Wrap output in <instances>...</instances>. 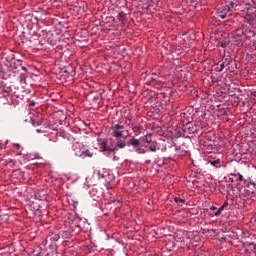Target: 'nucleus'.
<instances>
[{
	"instance_id": "1",
	"label": "nucleus",
	"mask_w": 256,
	"mask_h": 256,
	"mask_svg": "<svg viewBox=\"0 0 256 256\" xmlns=\"http://www.w3.org/2000/svg\"><path fill=\"white\" fill-rule=\"evenodd\" d=\"M17 67L15 63L8 61L5 64H0V93L7 97V95H13V84H11V79L17 77Z\"/></svg>"
},
{
	"instance_id": "2",
	"label": "nucleus",
	"mask_w": 256,
	"mask_h": 256,
	"mask_svg": "<svg viewBox=\"0 0 256 256\" xmlns=\"http://www.w3.org/2000/svg\"><path fill=\"white\" fill-rule=\"evenodd\" d=\"M123 129H125L124 125L121 124H115L112 126V137H115L116 143L115 146L107 147V139L105 138H98L97 142L104 152L109 153H117L119 149H125L127 147V142H125V139H127L126 136H123Z\"/></svg>"
},
{
	"instance_id": "3",
	"label": "nucleus",
	"mask_w": 256,
	"mask_h": 256,
	"mask_svg": "<svg viewBox=\"0 0 256 256\" xmlns=\"http://www.w3.org/2000/svg\"><path fill=\"white\" fill-rule=\"evenodd\" d=\"M72 149L76 157H80L81 159H87V157H93L94 153L83 143L76 142L72 145Z\"/></svg>"
},
{
	"instance_id": "4",
	"label": "nucleus",
	"mask_w": 256,
	"mask_h": 256,
	"mask_svg": "<svg viewBox=\"0 0 256 256\" xmlns=\"http://www.w3.org/2000/svg\"><path fill=\"white\" fill-rule=\"evenodd\" d=\"M15 147L18 150L17 155H21L23 159H25L26 161H35V159H43V157H41V154L37 152L23 153V150H20L21 145L19 144H15Z\"/></svg>"
},
{
	"instance_id": "5",
	"label": "nucleus",
	"mask_w": 256,
	"mask_h": 256,
	"mask_svg": "<svg viewBox=\"0 0 256 256\" xmlns=\"http://www.w3.org/2000/svg\"><path fill=\"white\" fill-rule=\"evenodd\" d=\"M89 195L91 197H96V199H101L104 196L103 188L94 186L89 190Z\"/></svg>"
},
{
	"instance_id": "6",
	"label": "nucleus",
	"mask_w": 256,
	"mask_h": 256,
	"mask_svg": "<svg viewBox=\"0 0 256 256\" xmlns=\"http://www.w3.org/2000/svg\"><path fill=\"white\" fill-rule=\"evenodd\" d=\"M12 93H14V95L6 94V96L4 97H7L8 105H13L15 107L19 105V99H17V97H19V94H17V91H14Z\"/></svg>"
},
{
	"instance_id": "7",
	"label": "nucleus",
	"mask_w": 256,
	"mask_h": 256,
	"mask_svg": "<svg viewBox=\"0 0 256 256\" xmlns=\"http://www.w3.org/2000/svg\"><path fill=\"white\" fill-rule=\"evenodd\" d=\"M61 239V236L57 232H51L45 239L44 243L47 245V243H57Z\"/></svg>"
},
{
	"instance_id": "8",
	"label": "nucleus",
	"mask_w": 256,
	"mask_h": 256,
	"mask_svg": "<svg viewBox=\"0 0 256 256\" xmlns=\"http://www.w3.org/2000/svg\"><path fill=\"white\" fill-rule=\"evenodd\" d=\"M149 149L150 151H152V153H155L156 151H162L163 153H165V151H167V146L163 145L161 147L159 143H157V141H153L152 143H150Z\"/></svg>"
},
{
	"instance_id": "9",
	"label": "nucleus",
	"mask_w": 256,
	"mask_h": 256,
	"mask_svg": "<svg viewBox=\"0 0 256 256\" xmlns=\"http://www.w3.org/2000/svg\"><path fill=\"white\" fill-rule=\"evenodd\" d=\"M183 243L184 249H186V251H191V249H193V240L191 239V235L186 236L183 240Z\"/></svg>"
},
{
	"instance_id": "10",
	"label": "nucleus",
	"mask_w": 256,
	"mask_h": 256,
	"mask_svg": "<svg viewBox=\"0 0 256 256\" xmlns=\"http://www.w3.org/2000/svg\"><path fill=\"white\" fill-rule=\"evenodd\" d=\"M141 145V141L139 139L132 137L127 141L128 147H133L134 149H137Z\"/></svg>"
},
{
	"instance_id": "11",
	"label": "nucleus",
	"mask_w": 256,
	"mask_h": 256,
	"mask_svg": "<svg viewBox=\"0 0 256 256\" xmlns=\"http://www.w3.org/2000/svg\"><path fill=\"white\" fill-rule=\"evenodd\" d=\"M141 141H144V143H147L148 145H150V143L153 142V133L146 134L141 138Z\"/></svg>"
},
{
	"instance_id": "12",
	"label": "nucleus",
	"mask_w": 256,
	"mask_h": 256,
	"mask_svg": "<svg viewBox=\"0 0 256 256\" xmlns=\"http://www.w3.org/2000/svg\"><path fill=\"white\" fill-rule=\"evenodd\" d=\"M173 147L175 149V155H179V156L185 155L186 152L185 150L181 149V146H177V144H174Z\"/></svg>"
},
{
	"instance_id": "13",
	"label": "nucleus",
	"mask_w": 256,
	"mask_h": 256,
	"mask_svg": "<svg viewBox=\"0 0 256 256\" xmlns=\"http://www.w3.org/2000/svg\"><path fill=\"white\" fill-rule=\"evenodd\" d=\"M209 163L212 165V167H215V169L221 168V159L210 160Z\"/></svg>"
},
{
	"instance_id": "14",
	"label": "nucleus",
	"mask_w": 256,
	"mask_h": 256,
	"mask_svg": "<svg viewBox=\"0 0 256 256\" xmlns=\"http://www.w3.org/2000/svg\"><path fill=\"white\" fill-rule=\"evenodd\" d=\"M73 11L77 13V15H83V13H85V7L74 6Z\"/></svg>"
},
{
	"instance_id": "15",
	"label": "nucleus",
	"mask_w": 256,
	"mask_h": 256,
	"mask_svg": "<svg viewBox=\"0 0 256 256\" xmlns=\"http://www.w3.org/2000/svg\"><path fill=\"white\" fill-rule=\"evenodd\" d=\"M118 20H119V25H123V23H125V13L120 12L118 14Z\"/></svg>"
},
{
	"instance_id": "16",
	"label": "nucleus",
	"mask_w": 256,
	"mask_h": 256,
	"mask_svg": "<svg viewBox=\"0 0 256 256\" xmlns=\"http://www.w3.org/2000/svg\"><path fill=\"white\" fill-rule=\"evenodd\" d=\"M128 121V126L131 127L132 131L134 133H139V126H134L133 123H131V119H128Z\"/></svg>"
},
{
	"instance_id": "17",
	"label": "nucleus",
	"mask_w": 256,
	"mask_h": 256,
	"mask_svg": "<svg viewBox=\"0 0 256 256\" xmlns=\"http://www.w3.org/2000/svg\"><path fill=\"white\" fill-rule=\"evenodd\" d=\"M24 100L27 101L28 107H35V105H36L35 100H31V98H27V97L24 98Z\"/></svg>"
},
{
	"instance_id": "18",
	"label": "nucleus",
	"mask_w": 256,
	"mask_h": 256,
	"mask_svg": "<svg viewBox=\"0 0 256 256\" xmlns=\"http://www.w3.org/2000/svg\"><path fill=\"white\" fill-rule=\"evenodd\" d=\"M109 205H116L115 209H120L121 207V201L120 200H112Z\"/></svg>"
},
{
	"instance_id": "19",
	"label": "nucleus",
	"mask_w": 256,
	"mask_h": 256,
	"mask_svg": "<svg viewBox=\"0 0 256 256\" xmlns=\"http://www.w3.org/2000/svg\"><path fill=\"white\" fill-rule=\"evenodd\" d=\"M248 251H252V253H255V255H256V244L255 243H250L248 245Z\"/></svg>"
},
{
	"instance_id": "20",
	"label": "nucleus",
	"mask_w": 256,
	"mask_h": 256,
	"mask_svg": "<svg viewBox=\"0 0 256 256\" xmlns=\"http://www.w3.org/2000/svg\"><path fill=\"white\" fill-rule=\"evenodd\" d=\"M105 29H109L111 31H115V29H117V25H115V24H106L105 25Z\"/></svg>"
},
{
	"instance_id": "21",
	"label": "nucleus",
	"mask_w": 256,
	"mask_h": 256,
	"mask_svg": "<svg viewBox=\"0 0 256 256\" xmlns=\"http://www.w3.org/2000/svg\"><path fill=\"white\" fill-rule=\"evenodd\" d=\"M218 17H220V19H225V17H227V13H225V12H223V10L219 9Z\"/></svg>"
},
{
	"instance_id": "22",
	"label": "nucleus",
	"mask_w": 256,
	"mask_h": 256,
	"mask_svg": "<svg viewBox=\"0 0 256 256\" xmlns=\"http://www.w3.org/2000/svg\"><path fill=\"white\" fill-rule=\"evenodd\" d=\"M222 11H223V13H226V15H227V13H229L231 11V7L229 5H224L222 7Z\"/></svg>"
},
{
	"instance_id": "23",
	"label": "nucleus",
	"mask_w": 256,
	"mask_h": 256,
	"mask_svg": "<svg viewBox=\"0 0 256 256\" xmlns=\"http://www.w3.org/2000/svg\"><path fill=\"white\" fill-rule=\"evenodd\" d=\"M219 45L222 49H226L229 46V41H220Z\"/></svg>"
},
{
	"instance_id": "24",
	"label": "nucleus",
	"mask_w": 256,
	"mask_h": 256,
	"mask_svg": "<svg viewBox=\"0 0 256 256\" xmlns=\"http://www.w3.org/2000/svg\"><path fill=\"white\" fill-rule=\"evenodd\" d=\"M223 209H225L224 206H221L218 211L214 212L215 217H219V215H221V213L223 212Z\"/></svg>"
},
{
	"instance_id": "25",
	"label": "nucleus",
	"mask_w": 256,
	"mask_h": 256,
	"mask_svg": "<svg viewBox=\"0 0 256 256\" xmlns=\"http://www.w3.org/2000/svg\"><path fill=\"white\" fill-rule=\"evenodd\" d=\"M187 133H189L190 135H193V132H191V126H189L188 128L186 127L184 129V135H187Z\"/></svg>"
},
{
	"instance_id": "26",
	"label": "nucleus",
	"mask_w": 256,
	"mask_h": 256,
	"mask_svg": "<svg viewBox=\"0 0 256 256\" xmlns=\"http://www.w3.org/2000/svg\"><path fill=\"white\" fill-rule=\"evenodd\" d=\"M32 125L34 126V127H40V125H41V121H39V120H37V121H35V120H32Z\"/></svg>"
},
{
	"instance_id": "27",
	"label": "nucleus",
	"mask_w": 256,
	"mask_h": 256,
	"mask_svg": "<svg viewBox=\"0 0 256 256\" xmlns=\"http://www.w3.org/2000/svg\"><path fill=\"white\" fill-rule=\"evenodd\" d=\"M135 151H136V153H139V154H145L146 153L145 149L139 148V147H137Z\"/></svg>"
},
{
	"instance_id": "28",
	"label": "nucleus",
	"mask_w": 256,
	"mask_h": 256,
	"mask_svg": "<svg viewBox=\"0 0 256 256\" xmlns=\"http://www.w3.org/2000/svg\"><path fill=\"white\" fill-rule=\"evenodd\" d=\"M235 177H238L236 181H245V178H243V175H241L240 173L235 174Z\"/></svg>"
},
{
	"instance_id": "29",
	"label": "nucleus",
	"mask_w": 256,
	"mask_h": 256,
	"mask_svg": "<svg viewBox=\"0 0 256 256\" xmlns=\"http://www.w3.org/2000/svg\"><path fill=\"white\" fill-rule=\"evenodd\" d=\"M174 201H175V203H185V200L180 197L174 198Z\"/></svg>"
},
{
	"instance_id": "30",
	"label": "nucleus",
	"mask_w": 256,
	"mask_h": 256,
	"mask_svg": "<svg viewBox=\"0 0 256 256\" xmlns=\"http://www.w3.org/2000/svg\"><path fill=\"white\" fill-rule=\"evenodd\" d=\"M223 63L226 67H228V65H231V58H226Z\"/></svg>"
},
{
	"instance_id": "31",
	"label": "nucleus",
	"mask_w": 256,
	"mask_h": 256,
	"mask_svg": "<svg viewBox=\"0 0 256 256\" xmlns=\"http://www.w3.org/2000/svg\"><path fill=\"white\" fill-rule=\"evenodd\" d=\"M228 5H229V7H231L232 9H235V7H237V4L235 3V2H233V1H231V2H229L228 1Z\"/></svg>"
},
{
	"instance_id": "32",
	"label": "nucleus",
	"mask_w": 256,
	"mask_h": 256,
	"mask_svg": "<svg viewBox=\"0 0 256 256\" xmlns=\"http://www.w3.org/2000/svg\"><path fill=\"white\" fill-rule=\"evenodd\" d=\"M175 137H181V135H183V133L181 132V130H175Z\"/></svg>"
},
{
	"instance_id": "33",
	"label": "nucleus",
	"mask_w": 256,
	"mask_h": 256,
	"mask_svg": "<svg viewBox=\"0 0 256 256\" xmlns=\"http://www.w3.org/2000/svg\"><path fill=\"white\" fill-rule=\"evenodd\" d=\"M226 67L227 66L225 65V62H222V64L220 65L219 73H221Z\"/></svg>"
},
{
	"instance_id": "34",
	"label": "nucleus",
	"mask_w": 256,
	"mask_h": 256,
	"mask_svg": "<svg viewBox=\"0 0 256 256\" xmlns=\"http://www.w3.org/2000/svg\"><path fill=\"white\" fill-rule=\"evenodd\" d=\"M115 143L116 142H113V141L111 142L107 141V147H115Z\"/></svg>"
},
{
	"instance_id": "35",
	"label": "nucleus",
	"mask_w": 256,
	"mask_h": 256,
	"mask_svg": "<svg viewBox=\"0 0 256 256\" xmlns=\"http://www.w3.org/2000/svg\"><path fill=\"white\" fill-rule=\"evenodd\" d=\"M41 255V252H38L37 250H34L32 252V256H40Z\"/></svg>"
},
{
	"instance_id": "36",
	"label": "nucleus",
	"mask_w": 256,
	"mask_h": 256,
	"mask_svg": "<svg viewBox=\"0 0 256 256\" xmlns=\"http://www.w3.org/2000/svg\"><path fill=\"white\" fill-rule=\"evenodd\" d=\"M99 179H105V176L101 174V170L98 171Z\"/></svg>"
},
{
	"instance_id": "37",
	"label": "nucleus",
	"mask_w": 256,
	"mask_h": 256,
	"mask_svg": "<svg viewBox=\"0 0 256 256\" xmlns=\"http://www.w3.org/2000/svg\"><path fill=\"white\" fill-rule=\"evenodd\" d=\"M210 211H213V213H215L216 211H218V209L215 206H211L210 207Z\"/></svg>"
},
{
	"instance_id": "38",
	"label": "nucleus",
	"mask_w": 256,
	"mask_h": 256,
	"mask_svg": "<svg viewBox=\"0 0 256 256\" xmlns=\"http://www.w3.org/2000/svg\"><path fill=\"white\" fill-rule=\"evenodd\" d=\"M229 206V202L228 201H226V202H224V204L222 205V207H228Z\"/></svg>"
},
{
	"instance_id": "39",
	"label": "nucleus",
	"mask_w": 256,
	"mask_h": 256,
	"mask_svg": "<svg viewBox=\"0 0 256 256\" xmlns=\"http://www.w3.org/2000/svg\"><path fill=\"white\" fill-rule=\"evenodd\" d=\"M73 223H77V221H79V218H74V220H72Z\"/></svg>"
},
{
	"instance_id": "40",
	"label": "nucleus",
	"mask_w": 256,
	"mask_h": 256,
	"mask_svg": "<svg viewBox=\"0 0 256 256\" xmlns=\"http://www.w3.org/2000/svg\"><path fill=\"white\" fill-rule=\"evenodd\" d=\"M20 83H25V80H23V77H20Z\"/></svg>"
},
{
	"instance_id": "41",
	"label": "nucleus",
	"mask_w": 256,
	"mask_h": 256,
	"mask_svg": "<svg viewBox=\"0 0 256 256\" xmlns=\"http://www.w3.org/2000/svg\"><path fill=\"white\" fill-rule=\"evenodd\" d=\"M37 133H43V130L41 129H36Z\"/></svg>"
},
{
	"instance_id": "42",
	"label": "nucleus",
	"mask_w": 256,
	"mask_h": 256,
	"mask_svg": "<svg viewBox=\"0 0 256 256\" xmlns=\"http://www.w3.org/2000/svg\"><path fill=\"white\" fill-rule=\"evenodd\" d=\"M35 165H43V162H36Z\"/></svg>"
},
{
	"instance_id": "43",
	"label": "nucleus",
	"mask_w": 256,
	"mask_h": 256,
	"mask_svg": "<svg viewBox=\"0 0 256 256\" xmlns=\"http://www.w3.org/2000/svg\"><path fill=\"white\" fill-rule=\"evenodd\" d=\"M40 208H41V204H38L36 210L39 211Z\"/></svg>"
},
{
	"instance_id": "44",
	"label": "nucleus",
	"mask_w": 256,
	"mask_h": 256,
	"mask_svg": "<svg viewBox=\"0 0 256 256\" xmlns=\"http://www.w3.org/2000/svg\"><path fill=\"white\" fill-rule=\"evenodd\" d=\"M197 256H205L203 253H201V254H197Z\"/></svg>"
},
{
	"instance_id": "45",
	"label": "nucleus",
	"mask_w": 256,
	"mask_h": 256,
	"mask_svg": "<svg viewBox=\"0 0 256 256\" xmlns=\"http://www.w3.org/2000/svg\"><path fill=\"white\" fill-rule=\"evenodd\" d=\"M33 35H35L36 37H38L37 32H34Z\"/></svg>"
},
{
	"instance_id": "46",
	"label": "nucleus",
	"mask_w": 256,
	"mask_h": 256,
	"mask_svg": "<svg viewBox=\"0 0 256 256\" xmlns=\"http://www.w3.org/2000/svg\"><path fill=\"white\" fill-rule=\"evenodd\" d=\"M74 227H79V224H74Z\"/></svg>"
},
{
	"instance_id": "47",
	"label": "nucleus",
	"mask_w": 256,
	"mask_h": 256,
	"mask_svg": "<svg viewBox=\"0 0 256 256\" xmlns=\"http://www.w3.org/2000/svg\"><path fill=\"white\" fill-rule=\"evenodd\" d=\"M225 239H226L225 237H222V240H223V241H225Z\"/></svg>"
},
{
	"instance_id": "48",
	"label": "nucleus",
	"mask_w": 256,
	"mask_h": 256,
	"mask_svg": "<svg viewBox=\"0 0 256 256\" xmlns=\"http://www.w3.org/2000/svg\"><path fill=\"white\" fill-rule=\"evenodd\" d=\"M22 69H25V67H22Z\"/></svg>"
},
{
	"instance_id": "49",
	"label": "nucleus",
	"mask_w": 256,
	"mask_h": 256,
	"mask_svg": "<svg viewBox=\"0 0 256 256\" xmlns=\"http://www.w3.org/2000/svg\"><path fill=\"white\" fill-rule=\"evenodd\" d=\"M188 137H191V136H188Z\"/></svg>"
}]
</instances>
